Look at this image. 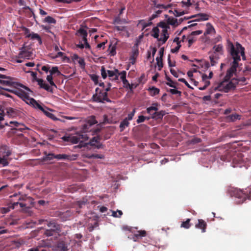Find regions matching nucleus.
I'll return each mask as SVG.
<instances>
[{
  "label": "nucleus",
  "mask_w": 251,
  "mask_h": 251,
  "mask_svg": "<svg viewBox=\"0 0 251 251\" xmlns=\"http://www.w3.org/2000/svg\"><path fill=\"white\" fill-rule=\"evenodd\" d=\"M227 50L230 54L233 61L230 68L227 70L225 80L229 79L233 74L235 73L241 60V56L243 60H246L245 49L239 43L236 42L234 45L230 41L227 42Z\"/></svg>",
  "instance_id": "obj_1"
},
{
  "label": "nucleus",
  "mask_w": 251,
  "mask_h": 251,
  "mask_svg": "<svg viewBox=\"0 0 251 251\" xmlns=\"http://www.w3.org/2000/svg\"><path fill=\"white\" fill-rule=\"evenodd\" d=\"M97 123L98 122L96 120L95 117L92 116L88 118L86 123L83 125V133H76L75 135L64 136L62 139L65 142H70L72 144H76L78 142L82 143L88 139V137L85 132L90 131V127Z\"/></svg>",
  "instance_id": "obj_2"
},
{
  "label": "nucleus",
  "mask_w": 251,
  "mask_h": 251,
  "mask_svg": "<svg viewBox=\"0 0 251 251\" xmlns=\"http://www.w3.org/2000/svg\"><path fill=\"white\" fill-rule=\"evenodd\" d=\"M231 195L239 200V203H243L247 199L251 200V188L246 189V191L237 188L233 189Z\"/></svg>",
  "instance_id": "obj_3"
},
{
  "label": "nucleus",
  "mask_w": 251,
  "mask_h": 251,
  "mask_svg": "<svg viewBox=\"0 0 251 251\" xmlns=\"http://www.w3.org/2000/svg\"><path fill=\"white\" fill-rule=\"evenodd\" d=\"M238 84V81L236 78H233L230 81L224 80L218 84L217 87L215 88V90L227 93L234 90Z\"/></svg>",
  "instance_id": "obj_4"
},
{
  "label": "nucleus",
  "mask_w": 251,
  "mask_h": 251,
  "mask_svg": "<svg viewBox=\"0 0 251 251\" xmlns=\"http://www.w3.org/2000/svg\"><path fill=\"white\" fill-rule=\"evenodd\" d=\"M101 75L103 79H105L107 75L110 77V79L112 81H117L118 80L119 70L115 69L114 71L106 70L104 66H102L100 70Z\"/></svg>",
  "instance_id": "obj_5"
},
{
  "label": "nucleus",
  "mask_w": 251,
  "mask_h": 251,
  "mask_svg": "<svg viewBox=\"0 0 251 251\" xmlns=\"http://www.w3.org/2000/svg\"><path fill=\"white\" fill-rule=\"evenodd\" d=\"M96 94L93 96L94 101L99 102H103L104 101L111 102L108 98V94L106 92L100 90L99 88L96 89Z\"/></svg>",
  "instance_id": "obj_6"
},
{
  "label": "nucleus",
  "mask_w": 251,
  "mask_h": 251,
  "mask_svg": "<svg viewBox=\"0 0 251 251\" xmlns=\"http://www.w3.org/2000/svg\"><path fill=\"white\" fill-rule=\"evenodd\" d=\"M20 97L28 104L39 109H41L42 106L33 98H30L26 93L22 91L19 93Z\"/></svg>",
  "instance_id": "obj_7"
},
{
  "label": "nucleus",
  "mask_w": 251,
  "mask_h": 251,
  "mask_svg": "<svg viewBox=\"0 0 251 251\" xmlns=\"http://www.w3.org/2000/svg\"><path fill=\"white\" fill-rule=\"evenodd\" d=\"M233 167H241L243 165L244 158L242 153H234L232 158Z\"/></svg>",
  "instance_id": "obj_8"
},
{
  "label": "nucleus",
  "mask_w": 251,
  "mask_h": 251,
  "mask_svg": "<svg viewBox=\"0 0 251 251\" xmlns=\"http://www.w3.org/2000/svg\"><path fill=\"white\" fill-rule=\"evenodd\" d=\"M78 155L77 154H58L55 156V159L58 160L71 161L77 159Z\"/></svg>",
  "instance_id": "obj_9"
},
{
  "label": "nucleus",
  "mask_w": 251,
  "mask_h": 251,
  "mask_svg": "<svg viewBox=\"0 0 251 251\" xmlns=\"http://www.w3.org/2000/svg\"><path fill=\"white\" fill-rule=\"evenodd\" d=\"M10 124L13 125L15 128L12 129V133H17V131L24 132L27 128L24 125L16 121H11Z\"/></svg>",
  "instance_id": "obj_10"
},
{
  "label": "nucleus",
  "mask_w": 251,
  "mask_h": 251,
  "mask_svg": "<svg viewBox=\"0 0 251 251\" xmlns=\"http://www.w3.org/2000/svg\"><path fill=\"white\" fill-rule=\"evenodd\" d=\"M12 151L10 148L6 145L0 147V156L9 159V156L11 154Z\"/></svg>",
  "instance_id": "obj_11"
},
{
  "label": "nucleus",
  "mask_w": 251,
  "mask_h": 251,
  "mask_svg": "<svg viewBox=\"0 0 251 251\" xmlns=\"http://www.w3.org/2000/svg\"><path fill=\"white\" fill-rule=\"evenodd\" d=\"M213 52L212 55L219 56V58H220V55L224 54L223 46L222 44H218L214 46L213 47Z\"/></svg>",
  "instance_id": "obj_12"
},
{
  "label": "nucleus",
  "mask_w": 251,
  "mask_h": 251,
  "mask_svg": "<svg viewBox=\"0 0 251 251\" xmlns=\"http://www.w3.org/2000/svg\"><path fill=\"white\" fill-rule=\"evenodd\" d=\"M6 78H0V84L3 86L14 87L15 83L12 81L9 76H6Z\"/></svg>",
  "instance_id": "obj_13"
},
{
  "label": "nucleus",
  "mask_w": 251,
  "mask_h": 251,
  "mask_svg": "<svg viewBox=\"0 0 251 251\" xmlns=\"http://www.w3.org/2000/svg\"><path fill=\"white\" fill-rule=\"evenodd\" d=\"M47 226L51 229L54 230L56 232H59L61 231V226L60 225L58 224L54 220L48 222Z\"/></svg>",
  "instance_id": "obj_14"
},
{
  "label": "nucleus",
  "mask_w": 251,
  "mask_h": 251,
  "mask_svg": "<svg viewBox=\"0 0 251 251\" xmlns=\"http://www.w3.org/2000/svg\"><path fill=\"white\" fill-rule=\"evenodd\" d=\"M37 82L41 88H43L50 92L52 93L53 92L52 88H51L47 83H45L43 79H38Z\"/></svg>",
  "instance_id": "obj_15"
},
{
  "label": "nucleus",
  "mask_w": 251,
  "mask_h": 251,
  "mask_svg": "<svg viewBox=\"0 0 251 251\" xmlns=\"http://www.w3.org/2000/svg\"><path fill=\"white\" fill-rule=\"evenodd\" d=\"M206 223L202 219H199L198 223L195 225L196 228L201 229L202 232L206 231Z\"/></svg>",
  "instance_id": "obj_16"
},
{
  "label": "nucleus",
  "mask_w": 251,
  "mask_h": 251,
  "mask_svg": "<svg viewBox=\"0 0 251 251\" xmlns=\"http://www.w3.org/2000/svg\"><path fill=\"white\" fill-rule=\"evenodd\" d=\"M166 114L164 110H161L158 112H154L151 115V118L155 120H161L163 117Z\"/></svg>",
  "instance_id": "obj_17"
},
{
  "label": "nucleus",
  "mask_w": 251,
  "mask_h": 251,
  "mask_svg": "<svg viewBox=\"0 0 251 251\" xmlns=\"http://www.w3.org/2000/svg\"><path fill=\"white\" fill-rule=\"evenodd\" d=\"M169 37L168 29H162L161 34V37L158 39V41H162V44L165 43Z\"/></svg>",
  "instance_id": "obj_18"
},
{
  "label": "nucleus",
  "mask_w": 251,
  "mask_h": 251,
  "mask_svg": "<svg viewBox=\"0 0 251 251\" xmlns=\"http://www.w3.org/2000/svg\"><path fill=\"white\" fill-rule=\"evenodd\" d=\"M31 53L25 50H21L19 53V57L21 58L28 59L31 56Z\"/></svg>",
  "instance_id": "obj_19"
},
{
  "label": "nucleus",
  "mask_w": 251,
  "mask_h": 251,
  "mask_svg": "<svg viewBox=\"0 0 251 251\" xmlns=\"http://www.w3.org/2000/svg\"><path fill=\"white\" fill-rule=\"evenodd\" d=\"M215 33V30L212 25L209 23H207L206 30L205 32L204 33V34L205 35L207 34H210Z\"/></svg>",
  "instance_id": "obj_20"
},
{
  "label": "nucleus",
  "mask_w": 251,
  "mask_h": 251,
  "mask_svg": "<svg viewBox=\"0 0 251 251\" xmlns=\"http://www.w3.org/2000/svg\"><path fill=\"white\" fill-rule=\"evenodd\" d=\"M158 105V104L157 103H153L152 104V106L147 108V112L149 114H150L151 115L152 114V111H154V112H156L158 110L157 106Z\"/></svg>",
  "instance_id": "obj_21"
},
{
  "label": "nucleus",
  "mask_w": 251,
  "mask_h": 251,
  "mask_svg": "<svg viewBox=\"0 0 251 251\" xmlns=\"http://www.w3.org/2000/svg\"><path fill=\"white\" fill-rule=\"evenodd\" d=\"M154 6L157 8H163L167 9L169 8H171L172 6V4H169L168 5H164L163 4H157L155 0L153 1Z\"/></svg>",
  "instance_id": "obj_22"
},
{
  "label": "nucleus",
  "mask_w": 251,
  "mask_h": 251,
  "mask_svg": "<svg viewBox=\"0 0 251 251\" xmlns=\"http://www.w3.org/2000/svg\"><path fill=\"white\" fill-rule=\"evenodd\" d=\"M44 154H45V156L43 157V160L44 161L52 160L55 158V156L56 155L52 153H48L46 151L44 152Z\"/></svg>",
  "instance_id": "obj_23"
},
{
  "label": "nucleus",
  "mask_w": 251,
  "mask_h": 251,
  "mask_svg": "<svg viewBox=\"0 0 251 251\" xmlns=\"http://www.w3.org/2000/svg\"><path fill=\"white\" fill-rule=\"evenodd\" d=\"M40 110L43 111L47 116L50 118V119H53V120H56L57 119L53 114L49 112L47 110H45V108H44L43 106L42 108H41V109Z\"/></svg>",
  "instance_id": "obj_24"
},
{
  "label": "nucleus",
  "mask_w": 251,
  "mask_h": 251,
  "mask_svg": "<svg viewBox=\"0 0 251 251\" xmlns=\"http://www.w3.org/2000/svg\"><path fill=\"white\" fill-rule=\"evenodd\" d=\"M167 24L169 25H172L174 26H177L178 25V21L176 19L172 17H169L167 20Z\"/></svg>",
  "instance_id": "obj_25"
},
{
  "label": "nucleus",
  "mask_w": 251,
  "mask_h": 251,
  "mask_svg": "<svg viewBox=\"0 0 251 251\" xmlns=\"http://www.w3.org/2000/svg\"><path fill=\"white\" fill-rule=\"evenodd\" d=\"M129 125V123L127 119H124L123 120L120 125V131L122 132L125 129L126 127H127Z\"/></svg>",
  "instance_id": "obj_26"
},
{
  "label": "nucleus",
  "mask_w": 251,
  "mask_h": 251,
  "mask_svg": "<svg viewBox=\"0 0 251 251\" xmlns=\"http://www.w3.org/2000/svg\"><path fill=\"white\" fill-rule=\"evenodd\" d=\"M196 15H197V17H199L200 18L195 20V21H206L208 20V15L206 14L199 13Z\"/></svg>",
  "instance_id": "obj_27"
},
{
  "label": "nucleus",
  "mask_w": 251,
  "mask_h": 251,
  "mask_svg": "<svg viewBox=\"0 0 251 251\" xmlns=\"http://www.w3.org/2000/svg\"><path fill=\"white\" fill-rule=\"evenodd\" d=\"M240 115L237 114H231L227 116V119L229 121L234 122L237 119H240Z\"/></svg>",
  "instance_id": "obj_28"
},
{
  "label": "nucleus",
  "mask_w": 251,
  "mask_h": 251,
  "mask_svg": "<svg viewBox=\"0 0 251 251\" xmlns=\"http://www.w3.org/2000/svg\"><path fill=\"white\" fill-rule=\"evenodd\" d=\"M9 163V160L8 158L0 156V165L5 167L8 165Z\"/></svg>",
  "instance_id": "obj_29"
},
{
  "label": "nucleus",
  "mask_w": 251,
  "mask_h": 251,
  "mask_svg": "<svg viewBox=\"0 0 251 251\" xmlns=\"http://www.w3.org/2000/svg\"><path fill=\"white\" fill-rule=\"evenodd\" d=\"M190 219H187L185 221L182 222L181 224V227L188 229L190 227L191 224L190 223Z\"/></svg>",
  "instance_id": "obj_30"
},
{
  "label": "nucleus",
  "mask_w": 251,
  "mask_h": 251,
  "mask_svg": "<svg viewBox=\"0 0 251 251\" xmlns=\"http://www.w3.org/2000/svg\"><path fill=\"white\" fill-rule=\"evenodd\" d=\"M149 91L150 92V95L151 96H154L159 93V89L155 87H152L151 88H150L149 89Z\"/></svg>",
  "instance_id": "obj_31"
},
{
  "label": "nucleus",
  "mask_w": 251,
  "mask_h": 251,
  "mask_svg": "<svg viewBox=\"0 0 251 251\" xmlns=\"http://www.w3.org/2000/svg\"><path fill=\"white\" fill-rule=\"evenodd\" d=\"M151 36H153L154 38H156L158 40L159 39V30L157 26L154 27L152 29Z\"/></svg>",
  "instance_id": "obj_32"
},
{
  "label": "nucleus",
  "mask_w": 251,
  "mask_h": 251,
  "mask_svg": "<svg viewBox=\"0 0 251 251\" xmlns=\"http://www.w3.org/2000/svg\"><path fill=\"white\" fill-rule=\"evenodd\" d=\"M118 76L120 75V78L121 79L123 83L125 82V83L127 82V80L126 79V72L125 71H123L121 72H119L118 73Z\"/></svg>",
  "instance_id": "obj_33"
},
{
  "label": "nucleus",
  "mask_w": 251,
  "mask_h": 251,
  "mask_svg": "<svg viewBox=\"0 0 251 251\" xmlns=\"http://www.w3.org/2000/svg\"><path fill=\"white\" fill-rule=\"evenodd\" d=\"M30 38L32 40L36 39L39 42L40 44H42V43L41 38L37 33H35L33 32L31 33Z\"/></svg>",
  "instance_id": "obj_34"
},
{
  "label": "nucleus",
  "mask_w": 251,
  "mask_h": 251,
  "mask_svg": "<svg viewBox=\"0 0 251 251\" xmlns=\"http://www.w3.org/2000/svg\"><path fill=\"white\" fill-rule=\"evenodd\" d=\"M146 235V232L145 230L138 231L136 233L134 234V237L138 239Z\"/></svg>",
  "instance_id": "obj_35"
},
{
  "label": "nucleus",
  "mask_w": 251,
  "mask_h": 251,
  "mask_svg": "<svg viewBox=\"0 0 251 251\" xmlns=\"http://www.w3.org/2000/svg\"><path fill=\"white\" fill-rule=\"evenodd\" d=\"M51 75L56 74L57 76L61 75V72L58 70V68L57 66L52 67L50 71Z\"/></svg>",
  "instance_id": "obj_36"
},
{
  "label": "nucleus",
  "mask_w": 251,
  "mask_h": 251,
  "mask_svg": "<svg viewBox=\"0 0 251 251\" xmlns=\"http://www.w3.org/2000/svg\"><path fill=\"white\" fill-rule=\"evenodd\" d=\"M6 113L9 117H14L16 115V112L12 108L9 107L6 109Z\"/></svg>",
  "instance_id": "obj_37"
},
{
  "label": "nucleus",
  "mask_w": 251,
  "mask_h": 251,
  "mask_svg": "<svg viewBox=\"0 0 251 251\" xmlns=\"http://www.w3.org/2000/svg\"><path fill=\"white\" fill-rule=\"evenodd\" d=\"M157 27H160L163 29H168L170 28L169 25H168L167 23H166L164 21H161L157 24Z\"/></svg>",
  "instance_id": "obj_38"
},
{
  "label": "nucleus",
  "mask_w": 251,
  "mask_h": 251,
  "mask_svg": "<svg viewBox=\"0 0 251 251\" xmlns=\"http://www.w3.org/2000/svg\"><path fill=\"white\" fill-rule=\"evenodd\" d=\"M44 22L49 24H55L56 20L52 17L48 16L44 19Z\"/></svg>",
  "instance_id": "obj_39"
},
{
  "label": "nucleus",
  "mask_w": 251,
  "mask_h": 251,
  "mask_svg": "<svg viewBox=\"0 0 251 251\" xmlns=\"http://www.w3.org/2000/svg\"><path fill=\"white\" fill-rule=\"evenodd\" d=\"M166 79L168 81V82H166V84L168 86H169L173 88H176V86L175 85V84L176 83L174 82L172 80V79L168 76H166Z\"/></svg>",
  "instance_id": "obj_40"
},
{
  "label": "nucleus",
  "mask_w": 251,
  "mask_h": 251,
  "mask_svg": "<svg viewBox=\"0 0 251 251\" xmlns=\"http://www.w3.org/2000/svg\"><path fill=\"white\" fill-rule=\"evenodd\" d=\"M47 80L51 86H54L55 87H56V85L53 81L52 75H51L50 74L49 75H47Z\"/></svg>",
  "instance_id": "obj_41"
},
{
  "label": "nucleus",
  "mask_w": 251,
  "mask_h": 251,
  "mask_svg": "<svg viewBox=\"0 0 251 251\" xmlns=\"http://www.w3.org/2000/svg\"><path fill=\"white\" fill-rule=\"evenodd\" d=\"M156 63L158 67V70L160 71L161 68L163 67V62L162 58L160 57H156Z\"/></svg>",
  "instance_id": "obj_42"
},
{
  "label": "nucleus",
  "mask_w": 251,
  "mask_h": 251,
  "mask_svg": "<svg viewBox=\"0 0 251 251\" xmlns=\"http://www.w3.org/2000/svg\"><path fill=\"white\" fill-rule=\"evenodd\" d=\"M99 138L98 137H93L90 141V144L91 146H96V144L99 143Z\"/></svg>",
  "instance_id": "obj_43"
},
{
  "label": "nucleus",
  "mask_w": 251,
  "mask_h": 251,
  "mask_svg": "<svg viewBox=\"0 0 251 251\" xmlns=\"http://www.w3.org/2000/svg\"><path fill=\"white\" fill-rule=\"evenodd\" d=\"M123 215V212L121 210H117V211H112V216L114 217L120 218Z\"/></svg>",
  "instance_id": "obj_44"
},
{
  "label": "nucleus",
  "mask_w": 251,
  "mask_h": 251,
  "mask_svg": "<svg viewBox=\"0 0 251 251\" xmlns=\"http://www.w3.org/2000/svg\"><path fill=\"white\" fill-rule=\"evenodd\" d=\"M209 58L210 60V62H211V65L214 66L216 63V61H215V60H217L219 58V56H216L215 55H213L212 54L209 56Z\"/></svg>",
  "instance_id": "obj_45"
},
{
  "label": "nucleus",
  "mask_w": 251,
  "mask_h": 251,
  "mask_svg": "<svg viewBox=\"0 0 251 251\" xmlns=\"http://www.w3.org/2000/svg\"><path fill=\"white\" fill-rule=\"evenodd\" d=\"M56 232L54 230L50 228V229H47L44 232V235L46 236L49 237L52 236L54 234V233Z\"/></svg>",
  "instance_id": "obj_46"
},
{
  "label": "nucleus",
  "mask_w": 251,
  "mask_h": 251,
  "mask_svg": "<svg viewBox=\"0 0 251 251\" xmlns=\"http://www.w3.org/2000/svg\"><path fill=\"white\" fill-rule=\"evenodd\" d=\"M123 84L124 85V87L126 88H129L130 91H132L133 88H135L136 86H134V85L133 84H130L128 81H127V82L125 83V82H123Z\"/></svg>",
  "instance_id": "obj_47"
},
{
  "label": "nucleus",
  "mask_w": 251,
  "mask_h": 251,
  "mask_svg": "<svg viewBox=\"0 0 251 251\" xmlns=\"http://www.w3.org/2000/svg\"><path fill=\"white\" fill-rule=\"evenodd\" d=\"M109 50H110V54L111 56H114L116 54V47L115 46L111 47V45H110Z\"/></svg>",
  "instance_id": "obj_48"
},
{
  "label": "nucleus",
  "mask_w": 251,
  "mask_h": 251,
  "mask_svg": "<svg viewBox=\"0 0 251 251\" xmlns=\"http://www.w3.org/2000/svg\"><path fill=\"white\" fill-rule=\"evenodd\" d=\"M173 13H174V14L175 15V16H176V17H179V16H181L182 15H184L186 13V12H185L184 11H178L177 10H175L174 12H173Z\"/></svg>",
  "instance_id": "obj_49"
},
{
  "label": "nucleus",
  "mask_w": 251,
  "mask_h": 251,
  "mask_svg": "<svg viewBox=\"0 0 251 251\" xmlns=\"http://www.w3.org/2000/svg\"><path fill=\"white\" fill-rule=\"evenodd\" d=\"M140 23L143 25V29H145V28H146L148 26L151 25L152 24L151 21H149V22L148 23L145 22L144 21H141Z\"/></svg>",
  "instance_id": "obj_50"
},
{
  "label": "nucleus",
  "mask_w": 251,
  "mask_h": 251,
  "mask_svg": "<svg viewBox=\"0 0 251 251\" xmlns=\"http://www.w3.org/2000/svg\"><path fill=\"white\" fill-rule=\"evenodd\" d=\"M58 248H60L59 251H67V247L63 243H59L57 245Z\"/></svg>",
  "instance_id": "obj_51"
},
{
  "label": "nucleus",
  "mask_w": 251,
  "mask_h": 251,
  "mask_svg": "<svg viewBox=\"0 0 251 251\" xmlns=\"http://www.w3.org/2000/svg\"><path fill=\"white\" fill-rule=\"evenodd\" d=\"M168 92H170L173 95L178 94L179 96H180L181 94V92L180 91L175 89H170L169 90H168Z\"/></svg>",
  "instance_id": "obj_52"
},
{
  "label": "nucleus",
  "mask_w": 251,
  "mask_h": 251,
  "mask_svg": "<svg viewBox=\"0 0 251 251\" xmlns=\"http://www.w3.org/2000/svg\"><path fill=\"white\" fill-rule=\"evenodd\" d=\"M77 32L79 33L80 35H81L82 36H87L88 33L87 31L82 28H79Z\"/></svg>",
  "instance_id": "obj_53"
},
{
  "label": "nucleus",
  "mask_w": 251,
  "mask_h": 251,
  "mask_svg": "<svg viewBox=\"0 0 251 251\" xmlns=\"http://www.w3.org/2000/svg\"><path fill=\"white\" fill-rule=\"evenodd\" d=\"M23 30L24 31V33H25V37L26 38H30V37L31 36V33L30 32L29 29H28L26 27H24L23 29Z\"/></svg>",
  "instance_id": "obj_54"
},
{
  "label": "nucleus",
  "mask_w": 251,
  "mask_h": 251,
  "mask_svg": "<svg viewBox=\"0 0 251 251\" xmlns=\"http://www.w3.org/2000/svg\"><path fill=\"white\" fill-rule=\"evenodd\" d=\"M188 40L189 47H190L192 44L196 41V39L190 35L188 36Z\"/></svg>",
  "instance_id": "obj_55"
},
{
  "label": "nucleus",
  "mask_w": 251,
  "mask_h": 251,
  "mask_svg": "<svg viewBox=\"0 0 251 251\" xmlns=\"http://www.w3.org/2000/svg\"><path fill=\"white\" fill-rule=\"evenodd\" d=\"M135 112V109H134L131 112L129 113L127 115V117L125 118V119H127V121L131 120L134 115Z\"/></svg>",
  "instance_id": "obj_56"
},
{
  "label": "nucleus",
  "mask_w": 251,
  "mask_h": 251,
  "mask_svg": "<svg viewBox=\"0 0 251 251\" xmlns=\"http://www.w3.org/2000/svg\"><path fill=\"white\" fill-rule=\"evenodd\" d=\"M147 117H145L143 115H140L138 117V119L137 120V123L138 124L144 122L145 120H146Z\"/></svg>",
  "instance_id": "obj_57"
},
{
  "label": "nucleus",
  "mask_w": 251,
  "mask_h": 251,
  "mask_svg": "<svg viewBox=\"0 0 251 251\" xmlns=\"http://www.w3.org/2000/svg\"><path fill=\"white\" fill-rule=\"evenodd\" d=\"M202 32H203L202 30H196V31L192 32L190 35L193 37V36H196V35H199L200 34H201V33H202Z\"/></svg>",
  "instance_id": "obj_58"
},
{
  "label": "nucleus",
  "mask_w": 251,
  "mask_h": 251,
  "mask_svg": "<svg viewBox=\"0 0 251 251\" xmlns=\"http://www.w3.org/2000/svg\"><path fill=\"white\" fill-rule=\"evenodd\" d=\"M180 47H181V45H179V44H178V45H177V46L176 47L171 49V52H172V53L177 52L179 50Z\"/></svg>",
  "instance_id": "obj_59"
},
{
  "label": "nucleus",
  "mask_w": 251,
  "mask_h": 251,
  "mask_svg": "<svg viewBox=\"0 0 251 251\" xmlns=\"http://www.w3.org/2000/svg\"><path fill=\"white\" fill-rule=\"evenodd\" d=\"M145 74H142L140 76V77L138 79L139 83H144L145 82V81H146L145 80H144L145 79Z\"/></svg>",
  "instance_id": "obj_60"
},
{
  "label": "nucleus",
  "mask_w": 251,
  "mask_h": 251,
  "mask_svg": "<svg viewBox=\"0 0 251 251\" xmlns=\"http://www.w3.org/2000/svg\"><path fill=\"white\" fill-rule=\"evenodd\" d=\"M181 3L182 4L183 6L185 5L187 7L190 6L192 5L190 0H187L186 1H182Z\"/></svg>",
  "instance_id": "obj_61"
},
{
  "label": "nucleus",
  "mask_w": 251,
  "mask_h": 251,
  "mask_svg": "<svg viewBox=\"0 0 251 251\" xmlns=\"http://www.w3.org/2000/svg\"><path fill=\"white\" fill-rule=\"evenodd\" d=\"M91 157L95 158L102 159L104 158V156L102 154H93L91 155Z\"/></svg>",
  "instance_id": "obj_62"
},
{
  "label": "nucleus",
  "mask_w": 251,
  "mask_h": 251,
  "mask_svg": "<svg viewBox=\"0 0 251 251\" xmlns=\"http://www.w3.org/2000/svg\"><path fill=\"white\" fill-rule=\"evenodd\" d=\"M31 75L33 77V79L37 82L38 79H41V78H38L37 77V73L36 72H31Z\"/></svg>",
  "instance_id": "obj_63"
},
{
  "label": "nucleus",
  "mask_w": 251,
  "mask_h": 251,
  "mask_svg": "<svg viewBox=\"0 0 251 251\" xmlns=\"http://www.w3.org/2000/svg\"><path fill=\"white\" fill-rule=\"evenodd\" d=\"M168 61L169 67H171L175 66V62L172 63L171 62L170 55H169L168 56Z\"/></svg>",
  "instance_id": "obj_64"
}]
</instances>
